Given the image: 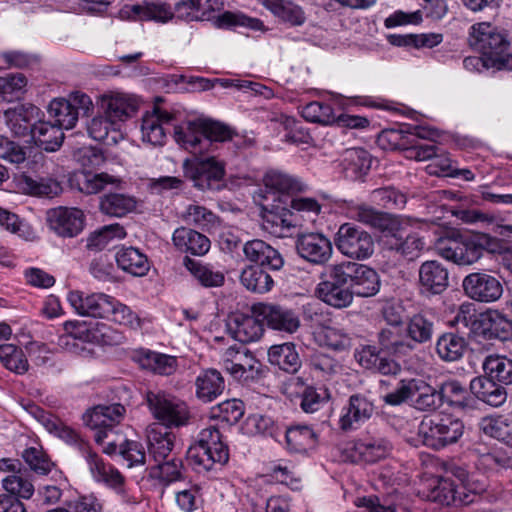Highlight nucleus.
<instances>
[{
	"instance_id": "nucleus-1",
	"label": "nucleus",
	"mask_w": 512,
	"mask_h": 512,
	"mask_svg": "<svg viewBox=\"0 0 512 512\" xmlns=\"http://www.w3.org/2000/svg\"><path fill=\"white\" fill-rule=\"evenodd\" d=\"M126 409L121 404L98 405L88 411L83 420L85 424L95 431L94 439L103 446V452L108 455L118 453L127 462L128 467L144 465L146 453L143 445L134 440L115 439L114 426L124 417Z\"/></svg>"
},
{
	"instance_id": "nucleus-2",
	"label": "nucleus",
	"mask_w": 512,
	"mask_h": 512,
	"mask_svg": "<svg viewBox=\"0 0 512 512\" xmlns=\"http://www.w3.org/2000/svg\"><path fill=\"white\" fill-rule=\"evenodd\" d=\"M434 250L442 258L457 265H472L483 256L484 251L496 253L498 239L484 233L439 237L434 242Z\"/></svg>"
},
{
	"instance_id": "nucleus-3",
	"label": "nucleus",
	"mask_w": 512,
	"mask_h": 512,
	"mask_svg": "<svg viewBox=\"0 0 512 512\" xmlns=\"http://www.w3.org/2000/svg\"><path fill=\"white\" fill-rule=\"evenodd\" d=\"M484 489V484L473 475H470L463 468H455L452 476L436 480V484L432 487L428 497L442 505H468L474 502Z\"/></svg>"
},
{
	"instance_id": "nucleus-4",
	"label": "nucleus",
	"mask_w": 512,
	"mask_h": 512,
	"mask_svg": "<svg viewBox=\"0 0 512 512\" xmlns=\"http://www.w3.org/2000/svg\"><path fill=\"white\" fill-rule=\"evenodd\" d=\"M189 464L197 472H207L216 465H224L229 459L227 445L222 440L219 429L210 425L202 429L196 443L187 451Z\"/></svg>"
},
{
	"instance_id": "nucleus-5",
	"label": "nucleus",
	"mask_w": 512,
	"mask_h": 512,
	"mask_svg": "<svg viewBox=\"0 0 512 512\" xmlns=\"http://www.w3.org/2000/svg\"><path fill=\"white\" fill-rule=\"evenodd\" d=\"M343 262L326 266L320 274L316 296L334 308H346L353 302V292L348 282Z\"/></svg>"
},
{
	"instance_id": "nucleus-6",
	"label": "nucleus",
	"mask_w": 512,
	"mask_h": 512,
	"mask_svg": "<svg viewBox=\"0 0 512 512\" xmlns=\"http://www.w3.org/2000/svg\"><path fill=\"white\" fill-rule=\"evenodd\" d=\"M184 176L200 191L219 190L226 175V163L216 156H195L183 161Z\"/></svg>"
},
{
	"instance_id": "nucleus-7",
	"label": "nucleus",
	"mask_w": 512,
	"mask_h": 512,
	"mask_svg": "<svg viewBox=\"0 0 512 512\" xmlns=\"http://www.w3.org/2000/svg\"><path fill=\"white\" fill-rule=\"evenodd\" d=\"M462 421L450 415H434L424 418L418 427L421 442L433 449L456 443L463 435Z\"/></svg>"
},
{
	"instance_id": "nucleus-8",
	"label": "nucleus",
	"mask_w": 512,
	"mask_h": 512,
	"mask_svg": "<svg viewBox=\"0 0 512 512\" xmlns=\"http://www.w3.org/2000/svg\"><path fill=\"white\" fill-rule=\"evenodd\" d=\"M146 400L153 416L165 427H181L188 423L190 411L187 404L163 391H148Z\"/></svg>"
},
{
	"instance_id": "nucleus-9",
	"label": "nucleus",
	"mask_w": 512,
	"mask_h": 512,
	"mask_svg": "<svg viewBox=\"0 0 512 512\" xmlns=\"http://www.w3.org/2000/svg\"><path fill=\"white\" fill-rule=\"evenodd\" d=\"M334 242L337 250L350 259L366 260L374 252V240L370 233L351 223L339 227Z\"/></svg>"
},
{
	"instance_id": "nucleus-10",
	"label": "nucleus",
	"mask_w": 512,
	"mask_h": 512,
	"mask_svg": "<svg viewBox=\"0 0 512 512\" xmlns=\"http://www.w3.org/2000/svg\"><path fill=\"white\" fill-rule=\"evenodd\" d=\"M83 457L86 460L89 472L92 478L114 490V492L126 504H136L137 498L129 493L126 487L125 477L118 469L107 464L103 459L90 449L83 451Z\"/></svg>"
},
{
	"instance_id": "nucleus-11",
	"label": "nucleus",
	"mask_w": 512,
	"mask_h": 512,
	"mask_svg": "<svg viewBox=\"0 0 512 512\" xmlns=\"http://www.w3.org/2000/svg\"><path fill=\"white\" fill-rule=\"evenodd\" d=\"M63 329L65 334L59 337L58 345L68 350L71 339L109 345L119 338V335L105 324H97L95 328L90 329L85 322L74 320L64 322Z\"/></svg>"
},
{
	"instance_id": "nucleus-12",
	"label": "nucleus",
	"mask_w": 512,
	"mask_h": 512,
	"mask_svg": "<svg viewBox=\"0 0 512 512\" xmlns=\"http://www.w3.org/2000/svg\"><path fill=\"white\" fill-rule=\"evenodd\" d=\"M470 46L483 56L493 58L501 51H507L509 41L506 35L488 22L476 23L469 31Z\"/></svg>"
},
{
	"instance_id": "nucleus-13",
	"label": "nucleus",
	"mask_w": 512,
	"mask_h": 512,
	"mask_svg": "<svg viewBox=\"0 0 512 512\" xmlns=\"http://www.w3.org/2000/svg\"><path fill=\"white\" fill-rule=\"evenodd\" d=\"M223 368L235 379L248 380L259 371V362L243 345L227 348L221 358Z\"/></svg>"
},
{
	"instance_id": "nucleus-14",
	"label": "nucleus",
	"mask_w": 512,
	"mask_h": 512,
	"mask_svg": "<svg viewBox=\"0 0 512 512\" xmlns=\"http://www.w3.org/2000/svg\"><path fill=\"white\" fill-rule=\"evenodd\" d=\"M298 255L314 265H325L333 255L330 239L322 233H301L296 239Z\"/></svg>"
},
{
	"instance_id": "nucleus-15",
	"label": "nucleus",
	"mask_w": 512,
	"mask_h": 512,
	"mask_svg": "<svg viewBox=\"0 0 512 512\" xmlns=\"http://www.w3.org/2000/svg\"><path fill=\"white\" fill-rule=\"evenodd\" d=\"M462 287L469 298L483 303L497 301L503 293L500 281L485 272L468 274L463 279Z\"/></svg>"
},
{
	"instance_id": "nucleus-16",
	"label": "nucleus",
	"mask_w": 512,
	"mask_h": 512,
	"mask_svg": "<svg viewBox=\"0 0 512 512\" xmlns=\"http://www.w3.org/2000/svg\"><path fill=\"white\" fill-rule=\"evenodd\" d=\"M67 301L78 315L106 319L109 317L112 296L73 290L68 292Z\"/></svg>"
},
{
	"instance_id": "nucleus-17",
	"label": "nucleus",
	"mask_w": 512,
	"mask_h": 512,
	"mask_svg": "<svg viewBox=\"0 0 512 512\" xmlns=\"http://www.w3.org/2000/svg\"><path fill=\"white\" fill-rule=\"evenodd\" d=\"M353 296L371 297L379 292L380 279L377 272L363 264L343 261Z\"/></svg>"
},
{
	"instance_id": "nucleus-18",
	"label": "nucleus",
	"mask_w": 512,
	"mask_h": 512,
	"mask_svg": "<svg viewBox=\"0 0 512 512\" xmlns=\"http://www.w3.org/2000/svg\"><path fill=\"white\" fill-rule=\"evenodd\" d=\"M138 99L123 92H110L100 97V110L118 126L138 110Z\"/></svg>"
},
{
	"instance_id": "nucleus-19",
	"label": "nucleus",
	"mask_w": 512,
	"mask_h": 512,
	"mask_svg": "<svg viewBox=\"0 0 512 512\" xmlns=\"http://www.w3.org/2000/svg\"><path fill=\"white\" fill-rule=\"evenodd\" d=\"M40 109L33 104H18L8 108L3 113V119L8 130L16 137H24L31 134L36 120L39 118Z\"/></svg>"
},
{
	"instance_id": "nucleus-20",
	"label": "nucleus",
	"mask_w": 512,
	"mask_h": 512,
	"mask_svg": "<svg viewBox=\"0 0 512 512\" xmlns=\"http://www.w3.org/2000/svg\"><path fill=\"white\" fill-rule=\"evenodd\" d=\"M349 218L361 222L367 226L378 229L385 233H393L400 227L397 217L380 212L365 204H357L348 208Z\"/></svg>"
},
{
	"instance_id": "nucleus-21",
	"label": "nucleus",
	"mask_w": 512,
	"mask_h": 512,
	"mask_svg": "<svg viewBox=\"0 0 512 512\" xmlns=\"http://www.w3.org/2000/svg\"><path fill=\"white\" fill-rule=\"evenodd\" d=\"M52 230L63 237H74L84 226V214L80 209L58 207L48 213Z\"/></svg>"
},
{
	"instance_id": "nucleus-22",
	"label": "nucleus",
	"mask_w": 512,
	"mask_h": 512,
	"mask_svg": "<svg viewBox=\"0 0 512 512\" xmlns=\"http://www.w3.org/2000/svg\"><path fill=\"white\" fill-rule=\"evenodd\" d=\"M173 120V114L154 107L142 117L141 134L143 142L152 146H162L166 141L164 125Z\"/></svg>"
},
{
	"instance_id": "nucleus-23",
	"label": "nucleus",
	"mask_w": 512,
	"mask_h": 512,
	"mask_svg": "<svg viewBox=\"0 0 512 512\" xmlns=\"http://www.w3.org/2000/svg\"><path fill=\"white\" fill-rule=\"evenodd\" d=\"M255 312L274 330L292 334L300 326L299 317L290 309L275 304H260Z\"/></svg>"
},
{
	"instance_id": "nucleus-24",
	"label": "nucleus",
	"mask_w": 512,
	"mask_h": 512,
	"mask_svg": "<svg viewBox=\"0 0 512 512\" xmlns=\"http://www.w3.org/2000/svg\"><path fill=\"white\" fill-rule=\"evenodd\" d=\"M373 412L374 406L371 401L362 395H352L342 409L339 426L343 431L355 430L370 419Z\"/></svg>"
},
{
	"instance_id": "nucleus-25",
	"label": "nucleus",
	"mask_w": 512,
	"mask_h": 512,
	"mask_svg": "<svg viewBox=\"0 0 512 512\" xmlns=\"http://www.w3.org/2000/svg\"><path fill=\"white\" fill-rule=\"evenodd\" d=\"M286 449L292 453L305 454L316 448L318 433L308 425H292L284 427L283 435Z\"/></svg>"
},
{
	"instance_id": "nucleus-26",
	"label": "nucleus",
	"mask_w": 512,
	"mask_h": 512,
	"mask_svg": "<svg viewBox=\"0 0 512 512\" xmlns=\"http://www.w3.org/2000/svg\"><path fill=\"white\" fill-rule=\"evenodd\" d=\"M133 360L142 369L159 375H171L178 367V361L175 356L143 348L133 353Z\"/></svg>"
},
{
	"instance_id": "nucleus-27",
	"label": "nucleus",
	"mask_w": 512,
	"mask_h": 512,
	"mask_svg": "<svg viewBox=\"0 0 512 512\" xmlns=\"http://www.w3.org/2000/svg\"><path fill=\"white\" fill-rule=\"evenodd\" d=\"M222 0H182L175 5L178 16L187 21H205L223 9Z\"/></svg>"
},
{
	"instance_id": "nucleus-28",
	"label": "nucleus",
	"mask_w": 512,
	"mask_h": 512,
	"mask_svg": "<svg viewBox=\"0 0 512 512\" xmlns=\"http://www.w3.org/2000/svg\"><path fill=\"white\" fill-rule=\"evenodd\" d=\"M286 209L280 205L263 204L261 209L262 227L269 234L283 238L296 226L294 219H288Z\"/></svg>"
},
{
	"instance_id": "nucleus-29",
	"label": "nucleus",
	"mask_w": 512,
	"mask_h": 512,
	"mask_svg": "<svg viewBox=\"0 0 512 512\" xmlns=\"http://www.w3.org/2000/svg\"><path fill=\"white\" fill-rule=\"evenodd\" d=\"M448 270L437 261H426L419 269V282L423 292L440 294L448 287Z\"/></svg>"
},
{
	"instance_id": "nucleus-30",
	"label": "nucleus",
	"mask_w": 512,
	"mask_h": 512,
	"mask_svg": "<svg viewBox=\"0 0 512 512\" xmlns=\"http://www.w3.org/2000/svg\"><path fill=\"white\" fill-rule=\"evenodd\" d=\"M243 252L249 261L272 270H280L284 265L281 254L272 246L259 239L245 243Z\"/></svg>"
},
{
	"instance_id": "nucleus-31",
	"label": "nucleus",
	"mask_w": 512,
	"mask_h": 512,
	"mask_svg": "<svg viewBox=\"0 0 512 512\" xmlns=\"http://www.w3.org/2000/svg\"><path fill=\"white\" fill-rule=\"evenodd\" d=\"M233 337L241 343L255 342L264 332L263 323L252 315L236 314L228 324Z\"/></svg>"
},
{
	"instance_id": "nucleus-32",
	"label": "nucleus",
	"mask_w": 512,
	"mask_h": 512,
	"mask_svg": "<svg viewBox=\"0 0 512 512\" xmlns=\"http://www.w3.org/2000/svg\"><path fill=\"white\" fill-rule=\"evenodd\" d=\"M470 390L476 398L493 407L501 406L507 399L505 388L487 375L473 378Z\"/></svg>"
},
{
	"instance_id": "nucleus-33",
	"label": "nucleus",
	"mask_w": 512,
	"mask_h": 512,
	"mask_svg": "<svg viewBox=\"0 0 512 512\" xmlns=\"http://www.w3.org/2000/svg\"><path fill=\"white\" fill-rule=\"evenodd\" d=\"M173 137L182 148L197 154L202 152L201 118L186 120L174 126Z\"/></svg>"
},
{
	"instance_id": "nucleus-34",
	"label": "nucleus",
	"mask_w": 512,
	"mask_h": 512,
	"mask_svg": "<svg viewBox=\"0 0 512 512\" xmlns=\"http://www.w3.org/2000/svg\"><path fill=\"white\" fill-rule=\"evenodd\" d=\"M263 183L266 189H269L273 201L276 200V194H294L305 190L306 185L293 175L278 171L270 170L263 177Z\"/></svg>"
},
{
	"instance_id": "nucleus-35",
	"label": "nucleus",
	"mask_w": 512,
	"mask_h": 512,
	"mask_svg": "<svg viewBox=\"0 0 512 512\" xmlns=\"http://www.w3.org/2000/svg\"><path fill=\"white\" fill-rule=\"evenodd\" d=\"M16 181L18 188L23 193L34 196L55 197L62 192L59 181L51 177L35 179L23 173L16 178Z\"/></svg>"
},
{
	"instance_id": "nucleus-36",
	"label": "nucleus",
	"mask_w": 512,
	"mask_h": 512,
	"mask_svg": "<svg viewBox=\"0 0 512 512\" xmlns=\"http://www.w3.org/2000/svg\"><path fill=\"white\" fill-rule=\"evenodd\" d=\"M172 240L178 249L193 255H204L210 249V240L205 235L186 227L177 228Z\"/></svg>"
},
{
	"instance_id": "nucleus-37",
	"label": "nucleus",
	"mask_w": 512,
	"mask_h": 512,
	"mask_svg": "<svg viewBox=\"0 0 512 512\" xmlns=\"http://www.w3.org/2000/svg\"><path fill=\"white\" fill-rule=\"evenodd\" d=\"M115 259L121 270L136 277L146 275L150 269L147 256L134 247H122L116 252Z\"/></svg>"
},
{
	"instance_id": "nucleus-38",
	"label": "nucleus",
	"mask_w": 512,
	"mask_h": 512,
	"mask_svg": "<svg viewBox=\"0 0 512 512\" xmlns=\"http://www.w3.org/2000/svg\"><path fill=\"white\" fill-rule=\"evenodd\" d=\"M175 436L158 425H154L147 430V441L149 455L155 462H160L168 458L174 446Z\"/></svg>"
},
{
	"instance_id": "nucleus-39",
	"label": "nucleus",
	"mask_w": 512,
	"mask_h": 512,
	"mask_svg": "<svg viewBox=\"0 0 512 512\" xmlns=\"http://www.w3.org/2000/svg\"><path fill=\"white\" fill-rule=\"evenodd\" d=\"M378 344L380 350L393 356H405L409 354L414 345L404 339L400 327L383 328L378 333Z\"/></svg>"
},
{
	"instance_id": "nucleus-40",
	"label": "nucleus",
	"mask_w": 512,
	"mask_h": 512,
	"mask_svg": "<svg viewBox=\"0 0 512 512\" xmlns=\"http://www.w3.org/2000/svg\"><path fill=\"white\" fill-rule=\"evenodd\" d=\"M483 333L489 338L509 341L512 339V321L497 310H488L481 315Z\"/></svg>"
},
{
	"instance_id": "nucleus-41",
	"label": "nucleus",
	"mask_w": 512,
	"mask_h": 512,
	"mask_svg": "<svg viewBox=\"0 0 512 512\" xmlns=\"http://www.w3.org/2000/svg\"><path fill=\"white\" fill-rule=\"evenodd\" d=\"M195 386L197 397L204 402H211L222 394L225 384L218 370L206 369L197 376Z\"/></svg>"
},
{
	"instance_id": "nucleus-42",
	"label": "nucleus",
	"mask_w": 512,
	"mask_h": 512,
	"mask_svg": "<svg viewBox=\"0 0 512 512\" xmlns=\"http://www.w3.org/2000/svg\"><path fill=\"white\" fill-rule=\"evenodd\" d=\"M31 136L36 145L49 152L59 149L64 139V133L57 125L41 120L33 124Z\"/></svg>"
},
{
	"instance_id": "nucleus-43",
	"label": "nucleus",
	"mask_w": 512,
	"mask_h": 512,
	"mask_svg": "<svg viewBox=\"0 0 512 512\" xmlns=\"http://www.w3.org/2000/svg\"><path fill=\"white\" fill-rule=\"evenodd\" d=\"M268 360L279 369L296 373L301 367V360L293 343L273 345L268 350Z\"/></svg>"
},
{
	"instance_id": "nucleus-44",
	"label": "nucleus",
	"mask_w": 512,
	"mask_h": 512,
	"mask_svg": "<svg viewBox=\"0 0 512 512\" xmlns=\"http://www.w3.org/2000/svg\"><path fill=\"white\" fill-rule=\"evenodd\" d=\"M263 5L274 16L291 26H301L306 21L303 8L289 0H264Z\"/></svg>"
},
{
	"instance_id": "nucleus-45",
	"label": "nucleus",
	"mask_w": 512,
	"mask_h": 512,
	"mask_svg": "<svg viewBox=\"0 0 512 512\" xmlns=\"http://www.w3.org/2000/svg\"><path fill=\"white\" fill-rule=\"evenodd\" d=\"M384 244L391 250H396L408 259L418 257L419 253L424 249L425 242L417 234L408 235L405 239L399 235V227L393 233L385 235Z\"/></svg>"
},
{
	"instance_id": "nucleus-46",
	"label": "nucleus",
	"mask_w": 512,
	"mask_h": 512,
	"mask_svg": "<svg viewBox=\"0 0 512 512\" xmlns=\"http://www.w3.org/2000/svg\"><path fill=\"white\" fill-rule=\"evenodd\" d=\"M482 368L485 374L500 384H512V359L502 355H488L485 357Z\"/></svg>"
},
{
	"instance_id": "nucleus-47",
	"label": "nucleus",
	"mask_w": 512,
	"mask_h": 512,
	"mask_svg": "<svg viewBox=\"0 0 512 512\" xmlns=\"http://www.w3.org/2000/svg\"><path fill=\"white\" fill-rule=\"evenodd\" d=\"M480 429L486 435L512 447V420L506 416H487L481 419Z\"/></svg>"
},
{
	"instance_id": "nucleus-48",
	"label": "nucleus",
	"mask_w": 512,
	"mask_h": 512,
	"mask_svg": "<svg viewBox=\"0 0 512 512\" xmlns=\"http://www.w3.org/2000/svg\"><path fill=\"white\" fill-rule=\"evenodd\" d=\"M137 205L135 197L123 193H110L102 197L100 209L103 213L122 217L132 212Z\"/></svg>"
},
{
	"instance_id": "nucleus-49",
	"label": "nucleus",
	"mask_w": 512,
	"mask_h": 512,
	"mask_svg": "<svg viewBox=\"0 0 512 512\" xmlns=\"http://www.w3.org/2000/svg\"><path fill=\"white\" fill-rule=\"evenodd\" d=\"M466 349V341L455 333H445L440 336L436 343L438 356L447 362L459 360Z\"/></svg>"
},
{
	"instance_id": "nucleus-50",
	"label": "nucleus",
	"mask_w": 512,
	"mask_h": 512,
	"mask_svg": "<svg viewBox=\"0 0 512 512\" xmlns=\"http://www.w3.org/2000/svg\"><path fill=\"white\" fill-rule=\"evenodd\" d=\"M240 281L247 290L261 294L270 291L274 285L272 277L258 266L243 269Z\"/></svg>"
},
{
	"instance_id": "nucleus-51",
	"label": "nucleus",
	"mask_w": 512,
	"mask_h": 512,
	"mask_svg": "<svg viewBox=\"0 0 512 512\" xmlns=\"http://www.w3.org/2000/svg\"><path fill=\"white\" fill-rule=\"evenodd\" d=\"M48 112L55 121L53 124L57 125L61 130L72 129L78 121L77 110L73 109L71 104L64 98L52 100L49 104Z\"/></svg>"
},
{
	"instance_id": "nucleus-52",
	"label": "nucleus",
	"mask_w": 512,
	"mask_h": 512,
	"mask_svg": "<svg viewBox=\"0 0 512 512\" xmlns=\"http://www.w3.org/2000/svg\"><path fill=\"white\" fill-rule=\"evenodd\" d=\"M434 324L424 314H414L406 323V336L412 344H422L432 338Z\"/></svg>"
},
{
	"instance_id": "nucleus-53",
	"label": "nucleus",
	"mask_w": 512,
	"mask_h": 512,
	"mask_svg": "<svg viewBox=\"0 0 512 512\" xmlns=\"http://www.w3.org/2000/svg\"><path fill=\"white\" fill-rule=\"evenodd\" d=\"M182 219L189 225L210 231L217 226L218 217L204 206L188 205L182 214Z\"/></svg>"
},
{
	"instance_id": "nucleus-54",
	"label": "nucleus",
	"mask_w": 512,
	"mask_h": 512,
	"mask_svg": "<svg viewBox=\"0 0 512 512\" xmlns=\"http://www.w3.org/2000/svg\"><path fill=\"white\" fill-rule=\"evenodd\" d=\"M439 392L422 379H416L411 404L418 410H431L440 405Z\"/></svg>"
},
{
	"instance_id": "nucleus-55",
	"label": "nucleus",
	"mask_w": 512,
	"mask_h": 512,
	"mask_svg": "<svg viewBox=\"0 0 512 512\" xmlns=\"http://www.w3.org/2000/svg\"><path fill=\"white\" fill-rule=\"evenodd\" d=\"M343 162L345 170L351 172V177L360 178L369 171L372 160L366 150L352 148L345 152Z\"/></svg>"
},
{
	"instance_id": "nucleus-56",
	"label": "nucleus",
	"mask_w": 512,
	"mask_h": 512,
	"mask_svg": "<svg viewBox=\"0 0 512 512\" xmlns=\"http://www.w3.org/2000/svg\"><path fill=\"white\" fill-rule=\"evenodd\" d=\"M0 226L25 241H34L37 238L34 229L18 215L0 207Z\"/></svg>"
},
{
	"instance_id": "nucleus-57",
	"label": "nucleus",
	"mask_w": 512,
	"mask_h": 512,
	"mask_svg": "<svg viewBox=\"0 0 512 512\" xmlns=\"http://www.w3.org/2000/svg\"><path fill=\"white\" fill-rule=\"evenodd\" d=\"M0 362L6 369L16 374H24L29 368L28 360L22 349L13 344L0 345Z\"/></svg>"
},
{
	"instance_id": "nucleus-58",
	"label": "nucleus",
	"mask_w": 512,
	"mask_h": 512,
	"mask_svg": "<svg viewBox=\"0 0 512 512\" xmlns=\"http://www.w3.org/2000/svg\"><path fill=\"white\" fill-rule=\"evenodd\" d=\"M27 78L21 73L0 76V100L12 102L26 91Z\"/></svg>"
},
{
	"instance_id": "nucleus-59",
	"label": "nucleus",
	"mask_w": 512,
	"mask_h": 512,
	"mask_svg": "<svg viewBox=\"0 0 512 512\" xmlns=\"http://www.w3.org/2000/svg\"><path fill=\"white\" fill-rule=\"evenodd\" d=\"M317 339L321 345L333 350H345L351 346L350 335L342 328L324 326L317 332Z\"/></svg>"
},
{
	"instance_id": "nucleus-60",
	"label": "nucleus",
	"mask_w": 512,
	"mask_h": 512,
	"mask_svg": "<svg viewBox=\"0 0 512 512\" xmlns=\"http://www.w3.org/2000/svg\"><path fill=\"white\" fill-rule=\"evenodd\" d=\"M151 468L150 475L158 478L163 484L168 485L183 479V464L180 459L171 458L156 462Z\"/></svg>"
},
{
	"instance_id": "nucleus-61",
	"label": "nucleus",
	"mask_w": 512,
	"mask_h": 512,
	"mask_svg": "<svg viewBox=\"0 0 512 512\" xmlns=\"http://www.w3.org/2000/svg\"><path fill=\"white\" fill-rule=\"evenodd\" d=\"M370 201L386 209H402L406 202V195L393 187H383L370 193Z\"/></svg>"
},
{
	"instance_id": "nucleus-62",
	"label": "nucleus",
	"mask_w": 512,
	"mask_h": 512,
	"mask_svg": "<svg viewBox=\"0 0 512 512\" xmlns=\"http://www.w3.org/2000/svg\"><path fill=\"white\" fill-rule=\"evenodd\" d=\"M302 116L309 122L321 125H333L336 123V115L332 106L328 103L310 102L302 108Z\"/></svg>"
},
{
	"instance_id": "nucleus-63",
	"label": "nucleus",
	"mask_w": 512,
	"mask_h": 512,
	"mask_svg": "<svg viewBox=\"0 0 512 512\" xmlns=\"http://www.w3.org/2000/svg\"><path fill=\"white\" fill-rule=\"evenodd\" d=\"M126 236L124 228L119 224L104 226L92 233L87 239V248L90 250H102L113 239H123Z\"/></svg>"
},
{
	"instance_id": "nucleus-64",
	"label": "nucleus",
	"mask_w": 512,
	"mask_h": 512,
	"mask_svg": "<svg viewBox=\"0 0 512 512\" xmlns=\"http://www.w3.org/2000/svg\"><path fill=\"white\" fill-rule=\"evenodd\" d=\"M107 319L131 329H139L141 327L139 316L129 306L121 303L114 297H112L109 317Z\"/></svg>"
}]
</instances>
